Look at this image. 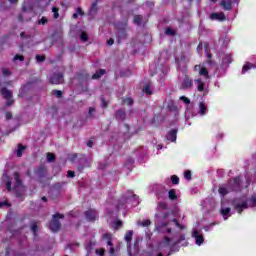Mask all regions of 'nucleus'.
Returning <instances> with one entry per match:
<instances>
[{
    "instance_id": "nucleus-1",
    "label": "nucleus",
    "mask_w": 256,
    "mask_h": 256,
    "mask_svg": "<svg viewBox=\"0 0 256 256\" xmlns=\"http://www.w3.org/2000/svg\"><path fill=\"white\" fill-rule=\"evenodd\" d=\"M232 206L234 207V211L238 212L239 215L245 211V209H249V202L244 200L243 197L234 198L232 200Z\"/></svg>"
},
{
    "instance_id": "nucleus-2",
    "label": "nucleus",
    "mask_w": 256,
    "mask_h": 256,
    "mask_svg": "<svg viewBox=\"0 0 256 256\" xmlns=\"http://www.w3.org/2000/svg\"><path fill=\"white\" fill-rule=\"evenodd\" d=\"M59 219H65V215L56 213L52 216V220L49 223V228L53 233H57L61 229V222Z\"/></svg>"
},
{
    "instance_id": "nucleus-3",
    "label": "nucleus",
    "mask_w": 256,
    "mask_h": 256,
    "mask_svg": "<svg viewBox=\"0 0 256 256\" xmlns=\"http://www.w3.org/2000/svg\"><path fill=\"white\" fill-rule=\"evenodd\" d=\"M227 185H228V191H230L231 193H233V192L239 193V191H241V187H242L241 177L236 176L232 180H229Z\"/></svg>"
},
{
    "instance_id": "nucleus-4",
    "label": "nucleus",
    "mask_w": 256,
    "mask_h": 256,
    "mask_svg": "<svg viewBox=\"0 0 256 256\" xmlns=\"http://www.w3.org/2000/svg\"><path fill=\"white\" fill-rule=\"evenodd\" d=\"M14 180H15V183H14L13 191H15L16 197L21 198L23 197V194L17 191L19 187H23V180L21 179V174H19V172H14Z\"/></svg>"
},
{
    "instance_id": "nucleus-5",
    "label": "nucleus",
    "mask_w": 256,
    "mask_h": 256,
    "mask_svg": "<svg viewBox=\"0 0 256 256\" xmlns=\"http://www.w3.org/2000/svg\"><path fill=\"white\" fill-rule=\"evenodd\" d=\"M85 218L90 222V223H95L97 219H99V213L95 209H89L85 213Z\"/></svg>"
},
{
    "instance_id": "nucleus-6",
    "label": "nucleus",
    "mask_w": 256,
    "mask_h": 256,
    "mask_svg": "<svg viewBox=\"0 0 256 256\" xmlns=\"http://www.w3.org/2000/svg\"><path fill=\"white\" fill-rule=\"evenodd\" d=\"M64 81L63 73H54L49 77V83L51 85H61Z\"/></svg>"
},
{
    "instance_id": "nucleus-7",
    "label": "nucleus",
    "mask_w": 256,
    "mask_h": 256,
    "mask_svg": "<svg viewBox=\"0 0 256 256\" xmlns=\"http://www.w3.org/2000/svg\"><path fill=\"white\" fill-rule=\"evenodd\" d=\"M102 239H105L107 241V245L110 247V255H113L115 253V248L113 247V235L111 233H105L102 235Z\"/></svg>"
},
{
    "instance_id": "nucleus-8",
    "label": "nucleus",
    "mask_w": 256,
    "mask_h": 256,
    "mask_svg": "<svg viewBox=\"0 0 256 256\" xmlns=\"http://www.w3.org/2000/svg\"><path fill=\"white\" fill-rule=\"evenodd\" d=\"M211 21H227V16L223 12H214L210 14Z\"/></svg>"
},
{
    "instance_id": "nucleus-9",
    "label": "nucleus",
    "mask_w": 256,
    "mask_h": 256,
    "mask_svg": "<svg viewBox=\"0 0 256 256\" xmlns=\"http://www.w3.org/2000/svg\"><path fill=\"white\" fill-rule=\"evenodd\" d=\"M97 246V241L95 240H90L86 245H85V249L87 251L86 256H91L93 254V250L95 249V247Z\"/></svg>"
},
{
    "instance_id": "nucleus-10",
    "label": "nucleus",
    "mask_w": 256,
    "mask_h": 256,
    "mask_svg": "<svg viewBox=\"0 0 256 256\" xmlns=\"http://www.w3.org/2000/svg\"><path fill=\"white\" fill-rule=\"evenodd\" d=\"M194 71H199V75L205 77V79H209V70L205 67H201V64L194 66Z\"/></svg>"
},
{
    "instance_id": "nucleus-11",
    "label": "nucleus",
    "mask_w": 256,
    "mask_h": 256,
    "mask_svg": "<svg viewBox=\"0 0 256 256\" xmlns=\"http://www.w3.org/2000/svg\"><path fill=\"white\" fill-rule=\"evenodd\" d=\"M193 87V79L189 78L188 75H185L184 80L181 84V89H191Z\"/></svg>"
},
{
    "instance_id": "nucleus-12",
    "label": "nucleus",
    "mask_w": 256,
    "mask_h": 256,
    "mask_svg": "<svg viewBox=\"0 0 256 256\" xmlns=\"http://www.w3.org/2000/svg\"><path fill=\"white\" fill-rule=\"evenodd\" d=\"M192 237L196 239V245L198 246L203 245L205 238H203V235H199V230H194L192 232Z\"/></svg>"
},
{
    "instance_id": "nucleus-13",
    "label": "nucleus",
    "mask_w": 256,
    "mask_h": 256,
    "mask_svg": "<svg viewBox=\"0 0 256 256\" xmlns=\"http://www.w3.org/2000/svg\"><path fill=\"white\" fill-rule=\"evenodd\" d=\"M115 119H117V121H125V119H127V112L125 109L117 110L115 112Z\"/></svg>"
},
{
    "instance_id": "nucleus-14",
    "label": "nucleus",
    "mask_w": 256,
    "mask_h": 256,
    "mask_svg": "<svg viewBox=\"0 0 256 256\" xmlns=\"http://www.w3.org/2000/svg\"><path fill=\"white\" fill-rule=\"evenodd\" d=\"M194 83L197 87V91L199 93H204L205 91V82L201 80V78L194 79Z\"/></svg>"
},
{
    "instance_id": "nucleus-15",
    "label": "nucleus",
    "mask_w": 256,
    "mask_h": 256,
    "mask_svg": "<svg viewBox=\"0 0 256 256\" xmlns=\"http://www.w3.org/2000/svg\"><path fill=\"white\" fill-rule=\"evenodd\" d=\"M177 131V129L170 130L166 136V139L172 143H175L177 141Z\"/></svg>"
},
{
    "instance_id": "nucleus-16",
    "label": "nucleus",
    "mask_w": 256,
    "mask_h": 256,
    "mask_svg": "<svg viewBox=\"0 0 256 256\" xmlns=\"http://www.w3.org/2000/svg\"><path fill=\"white\" fill-rule=\"evenodd\" d=\"M220 5L224 11H231L233 9V2L231 0H222Z\"/></svg>"
},
{
    "instance_id": "nucleus-17",
    "label": "nucleus",
    "mask_w": 256,
    "mask_h": 256,
    "mask_svg": "<svg viewBox=\"0 0 256 256\" xmlns=\"http://www.w3.org/2000/svg\"><path fill=\"white\" fill-rule=\"evenodd\" d=\"M0 93L4 99H13V92L5 87L1 88Z\"/></svg>"
},
{
    "instance_id": "nucleus-18",
    "label": "nucleus",
    "mask_w": 256,
    "mask_h": 256,
    "mask_svg": "<svg viewBox=\"0 0 256 256\" xmlns=\"http://www.w3.org/2000/svg\"><path fill=\"white\" fill-rule=\"evenodd\" d=\"M233 63V56L231 54H226L223 58H222V64L223 65H231Z\"/></svg>"
},
{
    "instance_id": "nucleus-19",
    "label": "nucleus",
    "mask_w": 256,
    "mask_h": 256,
    "mask_svg": "<svg viewBox=\"0 0 256 256\" xmlns=\"http://www.w3.org/2000/svg\"><path fill=\"white\" fill-rule=\"evenodd\" d=\"M106 73L107 71L105 69H99L95 74L92 75V79H101V77H103V75Z\"/></svg>"
},
{
    "instance_id": "nucleus-20",
    "label": "nucleus",
    "mask_w": 256,
    "mask_h": 256,
    "mask_svg": "<svg viewBox=\"0 0 256 256\" xmlns=\"http://www.w3.org/2000/svg\"><path fill=\"white\" fill-rule=\"evenodd\" d=\"M199 115H207V105H205L203 102L199 103Z\"/></svg>"
},
{
    "instance_id": "nucleus-21",
    "label": "nucleus",
    "mask_w": 256,
    "mask_h": 256,
    "mask_svg": "<svg viewBox=\"0 0 256 256\" xmlns=\"http://www.w3.org/2000/svg\"><path fill=\"white\" fill-rule=\"evenodd\" d=\"M30 229L34 236H37V233H39V226L37 225V222H31Z\"/></svg>"
},
{
    "instance_id": "nucleus-22",
    "label": "nucleus",
    "mask_w": 256,
    "mask_h": 256,
    "mask_svg": "<svg viewBox=\"0 0 256 256\" xmlns=\"http://www.w3.org/2000/svg\"><path fill=\"white\" fill-rule=\"evenodd\" d=\"M118 39L119 40H125L127 39V30H125V28H121L118 31Z\"/></svg>"
},
{
    "instance_id": "nucleus-23",
    "label": "nucleus",
    "mask_w": 256,
    "mask_h": 256,
    "mask_svg": "<svg viewBox=\"0 0 256 256\" xmlns=\"http://www.w3.org/2000/svg\"><path fill=\"white\" fill-rule=\"evenodd\" d=\"M249 69H256V65L251 63H246L242 68V75H245V72L249 71Z\"/></svg>"
},
{
    "instance_id": "nucleus-24",
    "label": "nucleus",
    "mask_w": 256,
    "mask_h": 256,
    "mask_svg": "<svg viewBox=\"0 0 256 256\" xmlns=\"http://www.w3.org/2000/svg\"><path fill=\"white\" fill-rule=\"evenodd\" d=\"M168 197H169L170 201H175L178 199L177 192L175 191V189L169 190Z\"/></svg>"
},
{
    "instance_id": "nucleus-25",
    "label": "nucleus",
    "mask_w": 256,
    "mask_h": 256,
    "mask_svg": "<svg viewBox=\"0 0 256 256\" xmlns=\"http://www.w3.org/2000/svg\"><path fill=\"white\" fill-rule=\"evenodd\" d=\"M218 193H220V195H222V197H225V195H228V193H231V191H229L228 185H226V188L219 187Z\"/></svg>"
},
{
    "instance_id": "nucleus-26",
    "label": "nucleus",
    "mask_w": 256,
    "mask_h": 256,
    "mask_svg": "<svg viewBox=\"0 0 256 256\" xmlns=\"http://www.w3.org/2000/svg\"><path fill=\"white\" fill-rule=\"evenodd\" d=\"M46 175H47V169L45 168V166H40L38 168V177L43 178V177H46Z\"/></svg>"
},
{
    "instance_id": "nucleus-27",
    "label": "nucleus",
    "mask_w": 256,
    "mask_h": 256,
    "mask_svg": "<svg viewBox=\"0 0 256 256\" xmlns=\"http://www.w3.org/2000/svg\"><path fill=\"white\" fill-rule=\"evenodd\" d=\"M133 23H134L135 25L140 26L141 23H143V16H142V15H135V16H134Z\"/></svg>"
},
{
    "instance_id": "nucleus-28",
    "label": "nucleus",
    "mask_w": 256,
    "mask_h": 256,
    "mask_svg": "<svg viewBox=\"0 0 256 256\" xmlns=\"http://www.w3.org/2000/svg\"><path fill=\"white\" fill-rule=\"evenodd\" d=\"M132 240H133V230H129L125 234V241L127 243H131Z\"/></svg>"
},
{
    "instance_id": "nucleus-29",
    "label": "nucleus",
    "mask_w": 256,
    "mask_h": 256,
    "mask_svg": "<svg viewBox=\"0 0 256 256\" xmlns=\"http://www.w3.org/2000/svg\"><path fill=\"white\" fill-rule=\"evenodd\" d=\"M23 151H25V146H23V144H19L18 149L16 150V157H22Z\"/></svg>"
},
{
    "instance_id": "nucleus-30",
    "label": "nucleus",
    "mask_w": 256,
    "mask_h": 256,
    "mask_svg": "<svg viewBox=\"0 0 256 256\" xmlns=\"http://www.w3.org/2000/svg\"><path fill=\"white\" fill-rule=\"evenodd\" d=\"M229 213H231V208L227 207V208H223L221 210V215L224 219H227V217H229Z\"/></svg>"
},
{
    "instance_id": "nucleus-31",
    "label": "nucleus",
    "mask_w": 256,
    "mask_h": 256,
    "mask_svg": "<svg viewBox=\"0 0 256 256\" xmlns=\"http://www.w3.org/2000/svg\"><path fill=\"white\" fill-rule=\"evenodd\" d=\"M143 92L146 93V95H153V91H151V84H145L143 87Z\"/></svg>"
},
{
    "instance_id": "nucleus-32",
    "label": "nucleus",
    "mask_w": 256,
    "mask_h": 256,
    "mask_svg": "<svg viewBox=\"0 0 256 256\" xmlns=\"http://www.w3.org/2000/svg\"><path fill=\"white\" fill-rule=\"evenodd\" d=\"M123 105H127L128 107H131L133 105V99L132 98H123L122 99Z\"/></svg>"
},
{
    "instance_id": "nucleus-33",
    "label": "nucleus",
    "mask_w": 256,
    "mask_h": 256,
    "mask_svg": "<svg viewBox=\"0 0 256 256\" xmlns=\"http://www.w3.org/2000/svg\"><path fill=\"white\" fill-rule=\"evenodd\" d=\"M80 40L83 41V43H87V41H89V35L87 34V32L81 33Z\"/></svg>"
},
{
    "instance_id": "nucleus-34",
    "label": "nucleus",
    "mask_w": 256,
    "mask_h": 256,
    "mask_svg": "<svg viewBox=\"0 0 256 256\" xmlns=\"http://www.w3.org/2000/svg\"><path fill=\"white\" fill-rule=\"evenodd\" d=\"M52 13L54 19H59V7H52Z\"/></svg>"
},
{
    "instance_id": "nucleus-35",
    "label": "nucleus",
    "mask_w": 256,
    "mask_h": 256,
    "mask_svg": "<svg viewBox=\"0 0 256 256\" xmlns=\"http://www.w3.org/2000/svg\"><path fill=\"white\" fill-rule=\"evenodd\" d=\"M52 95H54V97H57V99H61V97H63V92L61 90H54L52 91Z\"/></svg>"
},
{
    "instance_id": "nucleus-36",
    "label": "nucleus",
    "mask_w": 256,
    "mask_h": 256,
    "mask_svg": "<svg viewBox=\"0 0 256 256\" xmlns=\"http://www.w3.org/2000/svg\"><path fill=\"white\" fill-rule=\"evenodd\" d=\"M172 223H174L176 225V227H178V229H180V231H183V229H185V226L181 225V223H179V221L175 218L172 219Z\"/></svg>"
},
{
    "instance_id": "nucleus-37",
    "label": "nucleus",
    "mask_w": 256,
    "mask_h": 256,
    "mask_svg": "<svg viewBox=\"0 0 256 256\" xmlns=\"http://www.w3.org/2000/svg\"><path fill=\"white\" fill-rule=\"evenodd\" d=\"M55 159H56L55 154L53 153L47 154V161H49V163H55Z\"/></svg>"
},
{
    "instance_id": "nucleus-38",
    "label": "nucleus",
    "mask_w": 256,
    "mask_h": 256,
    "mask_svg": "<svg viewBox=\"0 0 256 256\" xmlns=\"http://www.w3.org/2000/svg\"><path fill=\"white\" fill-rule=\"evenodd\" d=\"M48 22L49 20L47 19V17L43 16L41 19L38 20V25H47Z\"/></svg>"
},
{
    "instance_id": "nucleus-39",
    "label": "nucleus",
    "mask_w": 256,
    "mask_h": 256,
    "mask_svg": "<svg viewBox=\"0 0 256 256\" xmlns=\"http://www.w3.org/2000/svg\"><path fill=\"white\" fill-rule=\"evenodd\" d=\"M172 185H179V178L177 175L171 176Z\"/></svg>"
},
{
    "instance_id": "nucleus-40",
    "label": "nucleus",
    "mask_w": 256,
    "mask_h": 256,
    "mask_svg": "<svg viewBox=\"0 0 256 256\" xmlns=\"http://www.w3.org/2000/svg\"><path fill=\"white\" fill-rule=\"evenodd\" d=\"M169 225V221H165V222H161L158 226H157V230L161 231V229H163V227H168Z\"/></svg>"
},
{
    "instance_id": "nucleus-41",
    "label": "nucleus",
    "mask_w": 256,
    "mask_h": 256,
    "mask_svg": "<svg viewBox=\"0 0 256 256\" xmlns=\"http://www.w3.org/2000/svg\"><path fill=\"white\" fill-rule=\"evenodd\" d=\"M166 35H170V36H175L176 35V32L175 30H173V28H166V31H165Z\"/></svg>"
},
{
    "instance_id": "nucleus-42",
    "label": "nucleus",
    "mask_w": 256,
    "mask_h": 256,
    "mask_svg": "<svg viewBox=\"0 0 256 256\" xmlns=\"http://www.w3.org/2000/svg\"><path fill=\"white\" fill-rule=\"evenodd\" d=\"M13 61H25V56L20 55V54H16V55L13 57Z\"/></svg>"
},
{
    "instance_id": "nucleus-43",
    "label": "nucleus",
    "mask_w": 256,
    "mask_h": 256,
    "mask_svg": "<svg viewBox=\"0 0 256 256\" xmlns=\"http://www.w3.org/2000/svg\"><path fill=\"white\" fill-rule=\"evenodd\" d=\"M139 225L140 227H149V225H151V220H144L143 222H140Z\"/></svg>"
},
{
    "instance_id": "nucleus-44",
    "label": "nucleus",
    "mask_w": 256,
    "mask_h": 256,
    "mask_svg": "<svg viewBox=\"0 0 256 256\" xmlns=\"http://www.w3.org/2000/svg\"><path fill=\"white\" fill-rule=\"evenodd\" d=\"M96 255L105 256V248H99L95 250Z\"/></svg>"
},
{
    "instance_id": "nucleus-45",
    "label": "nucleus",
    "mask_w": 256,
    "mask_h": 256,
    "mask_svg": "<svg viewBox=\"0 0 256 256\" xmlns=\"http://www.w3.org/2000/svg\"><path fill=\"white\" fill-rule=\"evenodd\" d=\"M45 59H46L45 55H36L37 63H43V61H45Z\"/></svg>"
},
{
    "instance_id": "nucleus-46",
    "label": "nucleus",
    "mask_w": 256,
    "mask_h": 256,
    "mask_svg": "<svg viewBox=\"0 0 256 256\" xmlns=\"http://www.w3.org/2000/svg\"><path fill=\"white\" fill-rule=\"evenodd\" d=\"M206 57L208 58V61H207L208 65H213V60H212L213 59V54L208 52Z\"/></svg>"
},
{
    "instance_id": "nucleus-47",
    "label": "nucleus",
    "mask_w": 256,
    "mask_h": 256,
    "mask_svg": "<svg viewBox=\"0 0 256 256\" xmlns=\"http://www.w3.org/2000/svg\"><path fill=\"white\" fill-rule=\"evenodd\" d=\"M158 207L159 209H164V210L168 209L167 202H159Z\"/></svg>"
},
{
    "instance_id": "nucleus-48",
    "label": "nucleus",
    "mask_w": 256,
    "mask_h": 256,
    "mask_svg": "<svg viewBox=\"0 0 256 256\" xmlns=\"http://www.w3.org/2000/svg\"><path fill=\"white\" fill-rule=\"evenodd\" d=\"M2 75H4V77H9V75H11V71L7 68H2Z\"/></svg>"
},
{
    "instance_id": "nucleus-49",
    "label": "nucleus",
    "mask_w": 256,
    "mask_h": 256,
    "mask_svg": "<svg viewBox=\"0 0 256 256\" xmlns=\"http://www.w3.org/2000/svg\"><path fill=\"white\" fill-rule=\"evenodd\" d=\"M180 101H183V103H185L186 105H189V103H191V100L185 96H181Z\"/></svg>"
},
{
    "instance_id": "nucleus-50",
    "label": "nucleus",
    "mask_w": 256,
    "mask_h": 256,
    "mask_svg": "<svg viewBox=\"0 0 256 256\" xmlns=\"http://www.w3.org/2000/svg\"><path fill=\"white\" fill-rule=\"evenodd\" d=\"M184 177L187 179V181H191V172L189 170H186L184 172Z\"/></svg>"
},
{
    "instance_id": "nucleus-51",
    "label": "nucleus",
    "mask_w": 256,
    "mask_h": 256,
    "mask_svg": "<svg viewBox=\"0 0 256 256\" xmlns=\"http://www.w3.org/2000/svg\"><path fill=\"white\" fill-rule=\"evenodd\" d=\"M100 101H101V105H102L103 109L107 108V106H108L107 100H105V98L101 97Z\"/></svg>"
},
{
    "instance_id": "nucleus-52",
    "label": "nucleus",
    "mask_w": 256,
    "mask_h": 256,
    "mask_svg": "<svg viewBox=\"0 0 256 256\" xmlns=\"http://www.w3.org/2000/svg\"><path fill=\"white\" fill-rule=\"evenodd\" d=\"M90 11L91 13H97V2L92 3Z\"/></svg>"
},
{
    "instance_id": "nucleus-53",
    "label": "nucleus",
    "mask_w": 256,
    "mask_h": 256,
    "mask_svg": "<svg viewBox=\"0 0 256 256\" xmlns=\"http://www.w3.org/2000/svg\"><path fill=\"white\" fill-rule=\"evenodd\" d=\"M11 185H12L11 181H7L6 182V189H7V191H13V187Z\"/></svg>"
},
{
    "instance_id": "nucleus-54",
    "label": "nucleus",
    "mask_w": 256,
    "mask_h": 256,
    "mask_svg": "<svg viewBox=\"0 0 256 256\" xmlns=\"http://www.w3.org/2000/svg\"><path fill=\"white\" fill-rule=\"evenodd\" d=\"M67 177L73 179V177H75V171L68 170Z\"/></svg>"
},
{
    "instance_id": "nucleus-55",
    "label": "nucleus",
    "mask_w": 256,
    "mask_h": 256,
    "mask_svg": "<svg viewBox=\"0 0 256 256\" xmlns=\"http://www.w3.org/2000/svg\"><path fill=\"white\" fill-rule=\"evenodd\" d=\"M1 207H11V204L8 201L0 202V208Z\"/></svg>"
},
{
    "instance_id": "nucleus-56",
    "label": "nucleus",
    "mask_w": 256,
    "mask_h": 256,
    "mask_svg": "<svg viewBox=\"0 0 256 256\" xmlns=\"http://www.w3.org/2000/svg\"><path fill=\"white\" fill-rule=\"evenodd\" d=\"M170 215H171V212L168 211V212L164 213V214L161 216V219H163V220L165 221L166 219H169V216H170Z\"/></svg>"
},
{
    "instance_id": "nucleus-57",
    "label": "nucleus",
    "mask_w": 256,
    "mask_h": 256,
    "mask_svg": "<svg viewBox=\"0 0 256 256\" xmlns=\"http://www.w3.org/2000/svg\"><path fill=\"white\" fill-rule=\"evenodd\" d=\"M76 13H77V15H80L81 17H83V15H85V12H83V9H81V7H78L76 9Z\"/></svg>"
},
{
    "instance_id": "nucleus-58",
    "label": "nucleus",
    "mask_w": 256,
    "mask_h": 256,
    "mask_svg": "<svg viewBox=\"0 0 256 256\" xmlns=\"http://www.w3.org/2000/svg\"><path fill=\"white\" fill-rule=\"evenodd\" d=\"M164 243H165V245H167V246L171 245V238L165 236V237H164Z\"/></svg>"
},
{
    "instance_id": "nucleus-59",
    "label": "nucleus",
    "mask_w": 256,
    "mask_h": 256,
    "mask_svg": "<svg viewBox=\"0 0 256 256\" xmlns=\"http://www.w3.org/2000/svg\"><path fill=\"white\" fill-rule=\"evenodd\" d=\"M13 103H15V100L13 99H8V101L6 102V107H11V105H13Z\"/></svg>"
},
{
    "instance_id": "nucleus-60",
    "label": "nucleus",
    "mask_w": 256,
    "mask_h": 256,
    "mask_svg": "<svg viewBox=\"0 0 256 256\" xmlns=\"http://www.w3.org/2000/svg\"><path fill=\"white\" fill-rule=\"evenodd\" d=\"M115 226H116L117 229H119V227H123V222L121 220H117L115 222Z\"/></svg>"
},
{
    "instance_id": "nucleus-61",
    "label": "nucleus",
    "mask_w": 256,
    "mask_h": 256,
    "mask_svg": "<svg viewBox=\"0 0 256 256\" xmlns=\"http://www.w3.org/2000/svg\"><path fill=\"white\" fill-rule=\"evenodd\" d=\"M5 117L7 121H9L10 119H13V114H11V112H6Z\"/></svg>"
},
{
    "instance_id": "nucleus-62",
    "label": "nucleus",
    "mask_w": 256,
    "mask_h": 256,
    "mask_svg": "<svg viewBox=\"0 0 256 256\" xmlns=\"http://www.w3.org/2000/svg\"><path fill=\"white\" fill-rule=\"evenodd\" d=\"M182 241H185V235L184 234H181L179 236V239H178L177 243H181Z\"/></svg>"
},
{
    "instance_id": "nucleus-63",
    "label": "nucleus",
    "mask_w": 256,
    "mask_h": 256,
    "mask_svg": "<svg viewBox=\"0 0 256 256\" xmlns=\"http://www.w3.org/2000/svg\"><path fill=\"white\" fill-rule=\"evenodd\" d=\"M115 43V40L113 38L108 39L107 45L111 46Z\"/></svg>"
},
{
    "instance_id": "nucleus-64",
    "label": "nucleus",
    "mask_w": 256,
    "mask_h": 256,
    "mask_svg": "<svg viewBox=\"0 0 256 256\" xmlns=\"http://www.w3.org/2000/svg\"><path fill=\"white\" fill-rule=\"evenodd\" d=\"M87 147H93V140H88Z\"/></svg>"
}]
</instances>
